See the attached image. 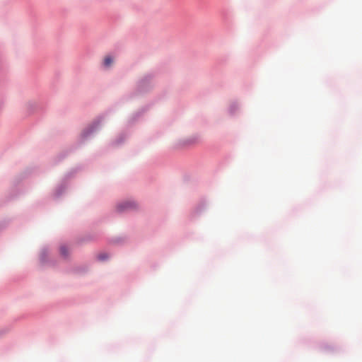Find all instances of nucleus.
<instances>
[{
	"label": "nucleus",
	"instance_id": "nucleus-4",
	"mask_svg": "<svg viewBox=\"0 0 362 362\" xmlns=\"http://www.w3.org/2000/svg\"><path fill=\"white\" fill-rule=\"evenodd\" d=\"M107 255L105 254H101L98 256V259H100V260H105V259H107Z\"/></svg>",
	"mask_w": 362,
	"mask_h": 362
},
{
	"label": "nucleus",
	"instance_id": "nucleus-2",
	"mask_svg": "<svg viewBox=\"0 0 362 362\" xmlns=\"http://www.w3.org/2000/svg\"><path fill=\"white\" fill-rule=\"evenodd\" d=\"M113 63V59L110 56H106L104 59V66L109 67Z\"/></svg>",
	"mask_w": 362,
	"mask_h": 362
},
{
	"label": "nucleus",
	"instance_id": "nucleus-1",
	"mask_svg": "<svg viewBox=\"0 0 362 362\" xmlns=\"http://www.w3.org/2000/svg\"><path fill=\"white\" fill-rule=\"evenodd\" d=\"M136 204L133 202H126L122 204H119L117 206V209L119 211H124L125 210L132 209L135 207Z\"/></svg>",
	"mask_w": 362,
	"mask_h": 362
},
{
	"label": "nucleus",
	"instance_id": "nucleus-3",
	"mask_svg": "<svg viewBox=\"0 0 362 362\" xmlns=\"http://www.w3.org/2000/svg\"><path fill=\"white\" fill-rule=\"evenodd\" d=\"M60 252L62 255L66 256L68 252V249L65 246H62L60 247Z\"/></svg>",
	"mask_w": 362,
	"mask_h": 362
}]
</instances>
